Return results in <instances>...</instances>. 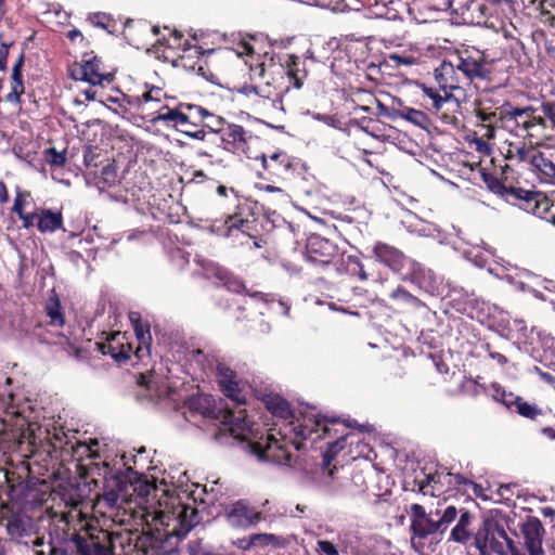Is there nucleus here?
<instances>
[{
    "label": "nucleus",
    "instance_id": "1",
    "mask_svg": "<svg viewBox=\"0 0 555 555\" xmlns=\"http://www.w3.org/2000/svg\"><path fill=\"white\" fill-rule=\"evenodd\" d=\"M75 446L54 417L37 422V512L42 509L53 521L69 524L82 518L87 485L73 482L66 463L72 461Z\"/></svg>",
    "mask_w": 555,
    "mask_h": 555
},
{
    "label": "nucleus",
    "instance_id": "2",
    "mask_svg": "<svg viewBox=\"0 0 555 555\" xmlns=\"http://www.w3.org/2000/svg\"><path fill=\"white\" fill-rule=\"evenodd\" d=\"M8 501L0 503V524L15 543L35 545V480L29 463L5 472Z\"/></svg>",
    "mask_w": 555,
    "mask_h": 555
},
{
    "label": "nucleus",
    "instance_id": "3",
    "mask_svg": "<svg viewBox=\"0 0 555 555\" xmlns=\"http://www.w3.org/2000/svg\"><path fill=\"white\" fill-rule=\"evenodd\" d=\"M328 424H340L337 416L326 415H304L296 420L291 421L285 427L284 431L279 430L281 436L278 439L273 434H263L259 427L250 421L253 431L256 437L250 439H240L241 441L248 442L250 452L257 455L260 460L271 461L278 464L291 465L292 452L291 448L299 451L304 447V441L312 438L314 433L318 437L330 435L331 428Z\"/></svg>",
    "mask_w": 555,
    "mask_h": 555
},
{
    "label": "nucleus",
    "instance_id": "4",
    "mask_svg": "<svg viewBox=\"0 0 555 555\" xmlns=\"http://www.w3.org/2000/svg\"><path fill=\"white\" fill-rule=\"evenodd\" d=\"M183 409L184 418L197 426L206 420L220 421L221 427L215 434L216 440H221L224 431H229L234 439L256 437L246 410H238L234 413L219 406L216 398L211 395H193L185 400Z\"/></svg>",
    "mask_w": 555,
    "mask_h": 555
},
{
    "label": "nucleus",
    "instance_id": "5",
    "mask_svg": "<svg viewBox=\"0 0 555 555\" xmlns=\"http://www.w3.org/2000/svg\"><path fill=\"white\" fill-rule=\"evenodd\" d=\"M509 115L522 128L524 139L537 145H545L555 139V101L543 100L540 107L526 105L513 109Z\"/></svg>",
    "mask_w": 555,
    "mask_h": 555
},
{
    "label": "nucleus",
    "instance_id": "6",
    "mask_svg": "<svg viewBox=\"0 0 555 555\" xmlns=\"http://www.w3.org/2000/svg\"><path fill=\"white\" fill-rule=\"evenodd\" d=\"M133 331L138 340V347L133 350L132 343L127 333L113 332L106 335L104 341H98L96 348L102 354H109L116 362L124 363L128 361L132 354L138 360H143L151 354L152 336L150 324H143L140 319L131 318Z\"/></svg>",
    "mask_w": 555,
    "mask_h": 555
},
{
    "label": "nucleus",
    "instance_id": "7",
    "mask_svg": "<svg viewBox=\"0 0 555 555\" xmlns=\"http://www.w3.org/2000/svg\"><path fill=\"white\" fill-rule=\"evenodd\" d=\"M203 106L191 103H179L175 107L160 105L151 113L150 121L163 122L177 131L199 141H204L207 131L201 129Z\"/></svg>",
    "mask_w": 555,
    "mask_h": 555
},
{
    "label": "nucleus",
    "instance_id": "8",
    "mask_svg": "<svg viewBox=\"0 0 555 555\" xmlns=\"http://www.w3.org/2000/svg\"><path fill=\"white\" fill-rule=\"evenodd\" d=\"M233 199L234 204L223 212L224 221L220 233L225 237H237L241 233L253 238L256 247H262L261 243L266 242L257 229L259 215L256 212V205L242 196H233Z\"/></svg>",
    "mask_w": 555,
    "mask_h": 555
},
{
    "label": "nucleus",
    "instance_id": "9",
    "mask_svg": "<svg viewBox=\"0 0 555 555\" xmlns=\"http://www.w3.org/2000/svg\"><path fill=\"white\" fill-rule=\"evenodd\" d=\"M153 521L155 525L159 524L164 527L163 531L156 528L154 535L155 543L160 545L169 537L185 538L191 529L198 524V512L191 505L179 503L173 506L171 515L164 511L157 512Z\"/></svg>",
    "mask_w": 555,
    "mask_h": 555
},
{
    "label": "nucleus",
    "instance_id": "10",
    "mask_svg": "<svg viewBox=\"0 0 555 555\" xmlns=\"http://www.w3.org/2000/svg\"><path fill=\"white\" fill-rule=\"evenodd\" d=\"M515 108H520V106H513L509 102H504L500 107H496L493 99L487 94L474 102V113L481 126L486 128L483 135L488 139L494 138L495 128L504 120L513 121L515 128L522 132V128L517 125L516 118L509 115Z\"/></svg>",
    "mask_w": 555,
    "mask_h": 555
},
{
    "label": "nucleus",
    "instance_id": "11",
    "mask_svg": "<svg viewBox=\"0 0 555 555\" xmlns=\"http://www.w3.org/2000/svg\"><path fill=\"white\" fill-rule=\"evenodd\" d=\"M474 546L479 555H506L515 545L503 526L492 519H485L474 534Z\"/></svg>",
    "mask_w": 555,
    "mask_h": 555
},
{
    "label": "nucleus",
    "instance_id": "12",
    "mask_svg": "<svg viewBox=\"0 0 555 555\" xmlns=\"http://www.w3.org/2000/svg\"><path fill=\"white\" fill-rule=\"evenodd\" d=\"M222 40L227 43L225 50H232L237 56L247 57L245 63L255 76L264 78L268 72L274 67L273 54H270L268 51L260 53L256 48L257 40L255 37L246 39L240 35L231 40V44L225 36L222 37Z\"/></svg>",
    "mask_w": 555,
    "mask_h": 555
},
{
    "label": "nucleus",
    "instance_id": "13",
    "mask_svg": "<svg viewBox=\"0 0 555 555\" xmlns=\"http://www.w3.org/2000/svg\"><path fill=\"white\" fill-rule=\"evenodd\" d=\"M220 50H222L221 47L205 48L197 42H190L184 49H182L181 53L175 57L171 65L173 67H181L186 72L195 73L204 80L214 82L216 76L209 68L206 57Z\"/></svg>",
    "mask_w": 555,
    "mask_h": 555
},
{
    "label": "nucleus",
    "instance_id": "14",
    "mask_svg": "<svg viewBox=\"0 0 555 555\" xmlns=\"http://www.w3.org/2000/svg\"><path fill=\"white\" fill-rule=\"evenodd\" d=\"M340 424H328L331 428L330 435H324L322 437H318V434L314 433L312 438L313 441L324 438H335L334 441L327 443V448L322 455V464L321 470L324 475H327L331 479H335V474L338 472L336 456L337 454L345 449L347 439L351 436L349 431H346L350 427H352L351 423L348 421H343L339 418Z\"/></svg>",
    "mask_w": 555,
    "mask_h": 555
},
{
    "label": "nucleus",
    "instance_id": "15",
    "mask_svg": "<svg viewBox=\"0 0 555 555\" xmlns=\"http://www.w3.org/2000/svg\"><path fill=\"white\" fill-rule=\"evenodd\" d=\"M151 31L156 36L153 50L157 57L164 62L172 63L182 49L191 42L182 31L175 27L155 25L151 27Z\"/></svg>",
    "mask_w": 555,
    "mask_h": 555
},
{
    "label": "nucleus",
    "instance_id": "16",
    "mask_svg": "<svg viewBox=\"0 0 555 555\" xmlns=\"http://www.w3.org/2000/svg\"><path fill=\"white\" fill-rule=\"evenodd\" d=\"M69 72L73 79L88 82L93 87H105L115 79L114 74L105 69L102 60L92 53H85L80 62H75L70 66Z\"/></svg>",
    "mask_w": 555,
    "mask_h": 555
},
{
    "label": "nucleus",
    "instance_id": "17",
    "mask_svg": "<svg viewBox=\"0 0 555 555\" xmlns=\"http://www.w3.org/2000/svg\"><path fill=\"white\" fill-rule=\"evenodd\" d=\"M454 66L460 72L465 85L474 81H490L492 76L491 63L486 61L483 55L470 54L467 50L454 57Z\"/></svg>",
    "mask_w": 555,
    "mask_h": 555
},
{
    "label": "nucleus",
    "instance_id": "18",
    "mask_svg": "<svg viewBox=\"0 0 555 555\" xmlns=\"http://www.w3.org/2000/svg\"><path fill=\"white\" fill-rule=\"evenodd\" d=\"M452 474L444 469L426 473L425 468L415 472L405 479V489L424 495L438 496L444 491V485L451 483Z\"/></svg>",
    "mask_w": 555,
    "mask_h": 555
},
{
    "label": "nucleus",
    "instance_id": "19",
    "mask_svg": "<svg viewBox=\"0 0 555 555\" xmlns=\"http://www.w3.org/2000/svg\"><path fill=\"white\" fill-rule=\"evenodd\" d=\"M339 256L338 246L326 237L311 234L306 244V258L315 266H328Z\"/></svg>",
    "mask_w": 555,
    "mask_h": 555
},
{
    "label": "nucleus",
    "instance_id": "20",
    "mask_svg": "<svg viewBox=\"0 0 555 555\" xmlns=\"http://www.w3.org/2000/svg\"><path fill=\"white\" fill-rule=\"evenodd\" d=\"M521 209L555 224V190L548 193L528 190Z\"/></svg>",
    "mask_w": 555,
    "mask_h": 555
},
{
    "label": "nucleus",
    "instance_id": "21",
    "mask_svg": "<svg viewBox=\"0 0 555 555\" xmlns=\"http://www.w3.org/2000/svg\"><path fill=\"white\" fill-rule=\"evenodd\" d=\"M251 139V133L243 126L229 121L220 132L222 149L235 155H246L250 157L248 152Z\"/></svg>",
    "mask_w": 555,
    "mask_h": 555
},
{
    "label": "nucleus",
    "instance_id": "22",
    "mask_svg": "<svg viewBox=\"0 0 555 555\" xmlns=\"http://www.w3.org/2000/svg\"><path fill=\"white\" fill-rule=\"evenodd\" d=\"M481 180L486 184L487 189L493 194L499 195L507 203L518 206L521 209V203L528 194V190L516 188L513 184H506L501 178L487 171L486 169L480 170Z\"/></svg>",
    "mask_w": 555,
    "mask_h": 555
},
{
    "label": "nucleus",
    "instance_id": "23",
    "mask_svg": "<svg viewBox=\"0 0 555 555\" xmlns=\"http://www.w3.org/2000/svg\"><path fill=\"white\" fill-rule=\"evenodd\" d=\"M224 517L233 528H248L264 520L262 512L238 500L224 508Z\"/></svg>",
    "mask_w": 555,
    "mask_h": 555
},
{
    "label": "nucleus",
    "instance_id": "24",
    "mask_svg": "<svg viewBox=\"0 0 555 555\" xmlns=\"http://www.w3.org/2000/svg\"><path fill=\"white\" fill-rule=\"evenodd\" d=\"M373 255L379 263L389 268L392 272L402 275L412 264V259L405 256L399 248L385 242H376Z\"/></svg>",
    "mask_w": 555,
    "mask_h": 555
},
{
    "label": "nucleus",
    "instance_id": "25",
    "mask_svg": "<svg viewBox=\"0 0 555 555\" xmlns=\"http://www.w3.org/2000/svg\"><path fill=\"white\" fill-rule=\"evenodd\" d=\"M262 167L268 178L288 180L294 176L297 163L286 152H278L269 157L262 156Z\"/></svg>",
    "mask_w": 555,
    "mask_h": 555
},
{
    "label": "nucleus",
    "instance_id": "26",
    "mask_svg": "<svg viewBox=\"0 0 555 555\" xmlns=\"http://www.w3.org/2000/svg\"><path fill=\"white\" fill-rule=\"evenodd\" d=\"M23 65L24 54L21 53L12 68L11 91L7 94L8 102L18 105L20 115L28 114V108L26 107V100L23 98L24 95H26V89L22 74ZM31 93H27L29 103L35 102V100H31Z\"/></svg>",
    "mask_w": 555,
    "mask_h": 555
},
{
    "label": "nucleus",
    "instance_id": "27",
    "mask_svg": "<svg viewBox=\"0 0 555 555\" xmlns=\"http://www.w3.org/2000/svg\"><path fill=\"white\" fill-rule=\"evenodd\" d=\"M520 532L524 540V547L529 555H544L542 542L545 529L538 517L528 516L520 526Z\"/></svg>",
    "mask_w": 555,
    "mask_h": 555
},
{
    "label": "nucleus",
    "instance_id": "28",
    "mask_svg": "<svg viewBox=\"0 0 555 555\" xmlns=\"http://www.w3.org/2000/svg\"><path fill=\"white\" fill-rule=\"evenodd\" d=\"M216 374L222 393L236 404H244L245 397L242 395V383L237 379L236 372L224 363H218Z\"/></svg>",
    "mask_w": 555,
    "mask_h": 555
},
{
    "label": "nucleus",
    "instance_id": "29",
    "mask_svg": "<svg viewBox=\"0 0 555 555\" xmlns=\"http://www.w3.org/2000/svg\"><path fill=\"white\" fill-rule=\"evenodd\" d=\"M402 280L409 281L416 285L420 289L434 295L438 291V280L436 274L412 259V264L402 273Z\"/></svg>",
    "mask_w": 555,
    "mask_h": 555
},
{
    "label": "nucleus",
    "instance_id": "30",
    "mask_svg": "<svg viewBox=\"0 0 555 555\" xmlns=\"http://www.w3.org/2000/svg\"><path fill=\"white\" fill-rule=\"evenodd\" d=\"M281 67L287 78L286 91L291 88L300 90L308 78L307 60L295 54H288Z\"/></svg>",
    "mask_w": 555,
    "mask_h": 555
},
{
    "label": "nucleus",
    "instance_id": "31",
    "mask_svg": "<svg viewBox=\"0 0 555 555\" xmlns=\"http://www.w3.org/2000/svg\"><path fill=\"white\" fill-rule=\"evenodd\" d=\"M127 482L122 475L112 474L104 476V485L102 493L98 495L111 507L114 512L119 514L121 507L120 495L126 492Z\"/></svg>",
    "mask_w": 555,
    "mask_h": 555
},
{
    "label": "nucleus",
    "instance_id": "32",
    "mask_svg": "<svg viewBox=\"0 0 555 555\" xmlns=\"http://www.w3.org/2000/svg\"><path fill=\"white\" fill-rule=\"evenodd\" d=\"M435 79L442 91L462 89L465 85L460 72L454 66V60L443 61L434 72Z\"/></svg>",
    "mask_w": 555,
    "mask_h": 555
},
{
    "label": "nucleus",
    "instance_id": "33",
    "mask_svg": "<svg viewBox=\"0 0 555 555\" xmlns=\"http://www.w3.org/2000/svg\"><path fill=\"white\" fill-rule=\"evenodd\" d=\"M410 531L412 533L411 544L416 551H420L425 546V540L429 537L441 533L439 524L430 516L421 520H412L410 524Z\"/></svg>",
    "mask_w": 555,
    "mask_h": 555
},
{
    "label": "nucleus",
    "instance_id": "34",
    "mask_svg": "<svg viewBox=\"0 0 555 555\" xmlns=\"http://www.w3.org/2000/svg\"><path fill=\"white\" fill-rule=\"evenodd\" d=\"M21 420L25 421V416L13 403V393L9 391L0 395V424L8 427L18 426Z\"/></svg>",
    "mask_w": 555,
    "mask_h": 555
},
{
    "label": "nucleus",
    "instance_id": "35",
    "mask_svg": "<svg viewBox=\"0 0 555 555\" xmlns=\"http://www.w3.org/2000/svg\"><path fill=\"white\" fill-rule=\"evenodd\" d=\"M44 313L47 315L48 324L54 327H62L65 324V315L61 300L55 289L52 288L50 296L44 304Z\"/></svg>",
    "mask_w": 555,
    "mask_h": 555
},
{
    "label": "nucleus",
    "instance_id": "36",
    "mask_svg": "<svg viewBox=\"0 0 555 555\" xmlns=\"http://www.w3.org/2000/svg\"><path fill=\"white\" fill-rule=\"evenodd\" d=\"M472 520L473 515L470 512L465 508H461L460 518L457 524L452 528L449 540L460 544H466L472 538V532L469 530Z\"/></svg>",
    "mask_w": 555,
    "mask_h": 555
},
{
    "label": "nucleus",
    "instance_id": "37",
    "mask_svg": "<svg viewBox=\"0 0 555 555\" xmlns=\"http://www.w3.org/2000/svg\"><path fill=\"white\" fill-rule=\"evenodd\" d=\"M63 229V215L61 211L41 209L37 212V230L40 232H55Z\"/></svg>",
    "mask_w": 555,
    "mask_h": 555
},
{
    "label": "nucleus",
    "instance_id": "38",
    "mask_svg": "<svg viewBox=\"0 0 555 555\" xmlns=\"http://www.w3.org/2000/svg\"><path fill=\"white\" fill-rule=\"evenodd\" d=\"M164 98H166L165 91L162 88L154 86L143 92L142 95L122 94V100L127 102V104L139 108H144L145 105L152 102L160 103Z\"/></svg>",
    "mask_w": 555,
    "mask_h": 555
},
{
    "label": "nucleus",
    "instance_id": "39",
    "mask_svg": "<svg viewBox=\"0 0 555 555\" xmlns=\"http://www.w3.org/2000/svg\"><path fill=\"white\" fill-rule=\"evenodd\" d=\"M529 165L532 170L543 176L545 179L555 178V164L545 153L534 149Z\"/></svg>",
    "mask_w": 555,
    "mask_h": 555
},
{
    "label": "nucleus",
    "instance_id": "40",
    "mask_svg": "<svg viewBox=\"0 0 555 555\" xmlns=\"http://www.w3.org/2000/svg\"><path fill=\"white\" fill-rule=\"evenodd\" d=\"M337 270L340 273L358 278L360 281H366L369 279V274L366 273L363 263L359 257L353 255H341L340 264Z\"/></svg>",
    "mask_w": 555,
    "mask_h": 555
},
{
    "label": "nucleus",
    "instance_id": "41",
    "mask_svg": "<svg viewBox=\"0 0 555 555\" xmlns=\"http://www.w3.org/2000/svg\"><path fill=\"white\" fill-rule=\"evenodd\" d=\"M267 410L274 416L283 420H293L294 412L289 402L279 395H271L264 399Z\"/></svg>",
    "mask_w": 555,
    "mask_h": 555
},
{
    "label": "nucleus",
    "instance_id": "42",
    "mask_svg": "<svg viewBox=\"0 0 555 555\" xmlns=\"http://www.w3.org/2000/svg\"><path fill=\"white\" fill-rule=\"evenodd\" d=\"M106 164L102 165V168L99 170H92V173L96 180V184L99 188H111L117 184L118 182V173L117 166L115 160H106Z\"/></svg>",
    "mask_w": 555,
    "mask_h": 555
},
{
    "label": "nucleus",
    "instance_id": "43",
    "mask_svg": "<svg viewBox=\"0 0 555 555\" xmlns=\"http://www.w3.org/2000/svg\"><path fill=\"white\" fill-rule=\"evenodd\" d=\"M527 142L530 144V146H526L525 143H509L506 153L504 154L505 159L509 162L515 160L517 163L529 164L534 151V146L538 145L534 143H530L528 140Z\"/></svg>",
    "mask_w": 555,
    "mask_h": 555
},
{
    "label": "nucleus",
    "instance_id": "44",
    "mask_svg": "<svg viewBox=\"0 0 555 555\" xmlns=\"http://www.w3.org/2000/svg\"><path fill=\"white\" fill-rule=\"evenodd\" d=\"M397 113L398 116L401 117L402 119H405L406 121L422 129H428L431 126V119L423 111L403 106L400 109H398Z\"/></svg>",
    "mask_w": 555,
    "mask_h": 555
},
{
    "label": "nucleus",
    "instance_id": "45",
    "mask_svg": "<svg viewBox=\"0 0 555 555\" xmlns=\"http://www.w3.org/2000/svg\"><path fill=\"white\" fill-rule=\"evenodd\" d=\"M105 160V152L101 147L91 144L83 146V165L90 169V171L98 170Z\"/></svg>",
    "mask_w": 555,
    "mask_h": 555
},
{
    "label": "nucleus",
    "instance_id": "46",
    "mask_svg": "<svg viewBox=\"0 0 555 555\" xmlns=\"http://www.w3.org/2000/svg\"><path fill=\"white\" fill-rule=\"evenodd\" d=\"M86 21L93 27L105 30L108 34H114L117 28L116 20L104 12L89 13Z\"/></svg>",
    "mask_w": 555,
    "mask_h": 555
},
{
    "label": "nucleus",
    "instance_id": "47",
    "mask_svg": "<svg viewBox=\"0 0 555 555\" xmlns=\"http://www.w3.org/2000/svg\"><path fill=\"white\" fill-rule=\"evenodd\" d=\"M389 297L393 301L401 304V305H405L414 310H418V309L425 307V304L418 297L411 294L408 289H405L401 285H399L397 288H395L390 293Z\"/></svg>",
    "mask_w": 555,
    "mask_h": 555
},
{
    "label": "nucleus",
    "instance_id": "48",
    "mask_svg": "<svg viewBox=\"0 0 555 555\" xmlns=\"http://www.w3.org/2000/svg\"><path fill=\"white\" fill-rule=\"evenodd\" d=\"M350 494H359L365 492L367 489L366 478L362 469L353 468L349 478L341 485Z\"/></svg>",
    "mask_w": 555,
    "mask_h": 555
},
{
    "label": "nucleus",
    "instance_id": "49",
    "mask_svg": "<svg viewBox=\"0 0 555 555\" xmlns=\"http://www.w3.org/2000/svg\"><path fill=\"white\" fill-rule=\"evenodd\" d=\"M202 119L201 129L203 131L208 130L209 132L218 134H220L221 129H223L228 122L223 117L209 112L205 107H203Z\"/></svg>",
    "mask_w": 555,
    "mask_h": 555
},
{
    "label": "nucleus",
    "instance_id": "50",
    "mask_svg": "<svg viewBox=\"0 0 555 555\" xmlns=\"http://www.w3.org/2000/svg\"><path fill=\"white\" fill-rule=\"evenodd\" d=\"M216 276L223 282V285L233 293L236 294H249L246 289V286L242 280L232 275L229 271L224 269L218 268L216 271Z\"/></svg>",
    "mask_w": 555,
    "mask_h": 555
},
{
    "label": "nucleus",
    "instance_id": "51",
    "mask_svg": "<svg viewBox=\"0 0 555 555\" xmlns=\"http://www.w3.org/2000/svg\"><path fill=\"white\" fill-rule=\"evenodd\" d=\"M421 88H422L425 96H427L428 99L431 100V109L436 113H439L441 111L442 106L444 105V103H447L452 96L451 93L447 92V91H443L444 94L442 95L439 92V90H437L433 87H427L425 83H422Z\"/></svg>",
    "mask_w": 555,
    "mask_h": 555
},
{
    "label": "nucleus",
    "instance_id": "52",
    "mask_svg": "<svg viewBox=\"0 0 555 555\" xmlns=\"http://www.w3.org/2000/svg\"><path fill=\"white\" fill-rule=\"evenodd\" d=\"M516 405L513 412L519 414L520 416L535 421L539 416L543 415V411L534 403H529L522 397L516 401Z\"/></svg>",
    "mask_w": 555,
    "mask_h": 555
},
{
    "label": "nucleus",
    "instance_id": "53",
    "mask_svg": "<svg viewBox=\"0 0 555 555\" xmlns=\"http://www.w3.org/2000/svg\"><path fill=\"white\" fill-rule=\"evenodd\" d=\"M92 513L96 517H102L114 522L119 521L117 519L118 513L114 512L106 503L96 494L94 500H92Z\"/></svg>",
    "mask_w": 555,
    "mask_h": 555
},
{
    "label": "nucleus",
    "instance_id": "54",
    "mask_svg": "<svg viewBox=\"0 0 555 555\" xmlns=\"http://www.w3.org/2000/svg\"><path fill=\"white\" fill-rule=\"evenodd\" d=\"M42 154L44 163L51 167H62L65 165L67 159L65 149L57 151L54 146H47Z\"/></svg>",
    "mask_w": 555,
    "mask_h": 555
},
{
    "label": "nucleus",
    "instance_id": "55",
    "mask_svg": "<svg viewBox=\"0 0 555 555\" xmlns=\"http://www.w3.org/2000/svg\"><path fill=\"white\" fill-rule=\"evenodd\" d=\"M250 537L251 543L255 547L263 548L269 545L273 547H281L283 545L282 538L273 533H254Z\"/></svg>",
    "mask_w": 555,
    "mask_h": 555
},
{
    "label": "nucleus",
    "instance_id": "56",
    "mask_svg": "<svg viewBox=\"0 0 555 555\" xmlns=\"http://www.w3.org/2000/svg\"><path fill=\"white\" fill-rule=\"evenodd\" d=\"M459 514H460V511L453 505L447 506L442 511V513L439 509H437L435 512V515L439 516V519L437 520V522L439 524L441 533H443L448 529L450 524H452L456 519Z\"/></svg>",
    "mask_w": 555,
    "mask_h": 555
},
{
    "label": "nucleus",
    "instance_id": "57",
    "mask_svg": "<svg viewBox=\"0 0 555 555\" xmlns=\"http://www.w3.org/2000/svg\"><path fill=\"white\" fill-rule=\"evenodd\" d=\"M217 194L223 198L220 206L224 211L227 210V207H231L230 205L234 204L233 196H240L233 188H227L225 185H219L217 188Z\"/></svg>",
    "mask_w": 555,
    "mask_h": 555
},
{
    "label": "nucleus",
    "instance_id": "58",
    "mask_svg": "<svg viewBox=\"0 0 555 555\" xmlns=\"http://www.w3.org/2000/svg\"><path fill=\"white\" fill-rule=\"evenodd\" d=\"M28 197H30V192H23L17 188L12 211L16 215H21L22 212H24V208L27 205Z\"/></svg>",
    "mask_w": 555,
    "mask_h": 555
},
{
    "label": "nucleus",
    "instance_id": "59",
    "mask_svg": "<svg viewBox=\"0 0 555 555\" xmlns=\"http://www.w3.org/2000/svg\"><path fill=\"white\" fill-rule=\"evenodd\" d=\"M555 8V3L552 0H540L538 10L540 15L545 17L551 25L555 24V16L552 14L551 9Z\"/></svg>",
    "mask_w": 555,
    "mask_h": 555
},
{
    "label": "nucleus",
    "instance_id": "60",
    "mask_svg": "<svg viewBox=\"0 0 555 555\" xmlns=\"http://www.w3.org/2000/svg\"><path fill=\"white\" fill-rule=\"evenodd\" d=\"M258 93L261 104L266 100L274 102L281 95V92L272 89L268 82L266 86H258Z\"/></svg>",
    "mask_w": 555,
    "mask_h": 555
},
{
    "label": "nucleus",
    "instance_id": "61",
    "mask_svg": "<svg viewBox=\"0 0 555 555\" xmlns=\"http://www.w3.org/2000/svg\"><path fill=\"white\" fill-rule=\"evenodd\" d=\"M60 337L64 340L61 341V344L67 346L68 353L74 356L75 358H80L81 348L78 344V339L72 338L70 336H66L64 334H61Z\"/></svg>",
    "mask_w": 555,
    "mask_h": 555
},
{
    "label": "nucleus",
    "instance_id": "62",
    "mask_svg": "<svg viewBox=\"0 0 555 555\" xmlns=\"http://www.w3.org/2000/svg\"><path fill=\"white\" fill-rule=\"evenodd\" d=\"M238 92L246 98H248L254 104L259 105L261 104L258 93V86L244 83Z\"/></svg>",
    "mask_w": 555,
    "mask_h": 555
},
{
    "label": "nucleus",
    "instance_id": "63",
    "mask_svg": "<svg viewBox=\"0 0 555 555\" xmlns=\"http://www.w3.org/2000/svg\"><path fill=\"white\" fill-rule=\"evenodd\" d=\"M479 385L477 382L473 380L472 378H466L462 380V383L459 386L460 392L464 395H472V396H478L479 393Z\"/></svg>",
    "mask_w": 555,
    "mask_h": 555
},
{
    "label": "nucleus",
    "instance_id": "64",
    "mask_svg": "<svg viewBox=\"0 0 555 555\" xmlns=\"http://www.w3.org/2000/svg\"><path fill=\"white\" fill-rule=\"evenodd\" d=\"M318 546L321 552H323L326 555H338V551L336 546L327 540H319Z\"/></svg>",
    "mask_w": 555,
    "mask_h": 555
}]
</instances>
